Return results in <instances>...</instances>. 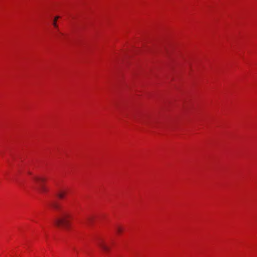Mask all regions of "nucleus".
Segmentation results:
<instances>
[{
    "label": "nucleus",
    "mask_w": 257,
    "mask_h": 257,
    "mask_svg": "<svg viewBox=\"0 0 257 257\" xmlns=\"http://www.w3.org/2000/svg\"><path fill=\"white\" fill-rule=\"evenodd\" d=\"M51 205L53 208L60 211L59 216L54 221L55 225L66 229H68L70 226V218L72 217L70 212L61 209L59 205L56 202L52 203Z\"/></svg>",
    "instance_id": "1"
},
{
    "label": "nucleus",
    "mask_w": 257,
    "mask_h": 257,
    "mask_svg": "<svg viewBox=\"0 0 257 257\" xmlns=\"http://www.w3.org/2000/svg\"><path fill=\"white\" fill-rule=\"evenodd\" d=\"M97 244L99 247H100L104 251L108 252L110 250V247L106 244L105 242L101 239H99Z\"/></svg>",
    "instance_id": "3"
},
{
    "label": "nucleus",
    "mask_w": 257,
    "mask_h": 257,
    "mask_svg": "<svg viewBox=\"0 0 257 257\" xmlns=\"http://www.w3.org/2000/svg\"><path fill=\"white\" fill-rule=\"evenodd\" d=\"M59 18V16H57L55 18H54V21H53V26H54L55 28H56V29H58V25L57 24V20Z\"/></svg>",
    "instance_id": "5"
},
{
    "label": "nucleus",
    "mask_w": 257,
    "mask_h": 257,
    "mask_svg": "<svg viewBox=\"0 0 257 257\" xmlns=\"http://www.w3.org/2000/svg\"><path fill=\"white\" fill-rule=\"evenodd\" d=\"M67 193V192L66 191H64V190H60L58 193H57V196H58V197L60 199H63L64 198L65 195Z\"/></svg>",
    "instance_id": "4"
},
{
    "label": "nucleus",
    "mask_w": 257,
    "mask_h": 257,
    "mask_svg": "<svg viewBox=\"0 0 257 257\" xmlns=\"http://www.w3.org/2000/svg\"><path fill=\"white\" fill-rule=\"evenodd\" d=\"M93 218L92 217H88L87 218H86V221L88 222H90L92 220Z\"/></svg>",
    "instance_id": "7"
},
{
    "label": "nucleus",
    "mask_w": 257,
    "mask_h": 257,
    "mask_svg": "<svg viewBox=\"0 0 257 257\" xmlns=\"http://www.w3.org/2000/svg\"><path fill=\"white\" fill-rule=\"evenodd\" d=\"M34 180L38 184L39 187L38 189L42 193L46 191L47 189L43 184V183L46 181V179L40 177H35Z\"/></svg>",
    "instance_id": "2"
},
{
    "label": "nucleus",
    "mask_w": 257,
    "mask_h": 257,
    "mask_svg": "<svg viewBox=\"0 0 257 257\" xmlns=\"http://www.w3.org/2000/svg\"><path fill=\"white\" fill-rule=\"evenodd\" d=\"M115 229H116L117 233H118L119 234L121 233L122 232V231H123V228L121 226H116Z\"/></svg>",
    "instance_id": "6"
}]
</instances>
